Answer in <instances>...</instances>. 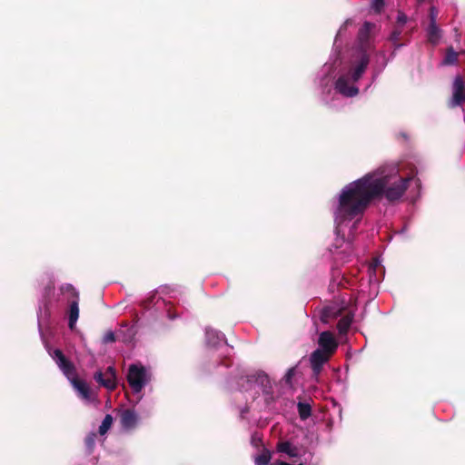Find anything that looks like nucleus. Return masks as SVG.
Wrapping results in <instances>:
<instances>
[{
  "mask_svg": "<svg viewBox=\"0 0 465 465\" xmlns=\"http://www.w3.org/2000/svg\"><path fill=\"white\" fill-rule=\"evenodd\" d=\"M414 168L401 163H386L346 184L332 201L335 240L330 251L350 254L351 234L372 201L384 197L390 202L401 199L408 188L419 191L420 181Z\"/></svg>",
  "mask_w": 465,
  "mask_h": 465,
  "instance_id": "nucleus-1",
  "label": "nucleus"
},
{
  "mask_svg": "<svg viewBox=\"0 0 465 465\" xmlns=\"http://www.w3.org/2000/svg\"><path fill=\"white\" fill-rule=\"evenodd\" d=\"M94 438H95V435L93 434L86 439V445H87L88 449L93 448V446L94 444Z\"/></svg>",
  "mask_w": 465,
  "mask_h": 465,
  "instance_id": "nucleus-23",
  "label": "nucleus"
},
{
  "mask_svg": "<svg viewBox=\"0 0 465 465\" xmlns=\"http://www.w3.org/2000/svg\"><path fill=\"white\" fill-rule=\"evenodd\" d=\"M374 29V24L365 22L359 31V46L351 52L348 59L341 63L334 86L343 96L352 97L359 94L357 83L370 62L369 51L372 46L371 37Z\"/></svg>",
  "mask_w": 465,
  "mask_h": 465,
  "instance_id": "nucleus-2",
  "label": "nucleus"
},
{
  "mask_svg": "<svg viewBox=\"0 0 465 465\" xmlns=\"http://www.w3.org/2000/svg\"><path fill=\"white\" fill-rule=\"evenodd\" d=\"M321 350L330 353L331 355L336 351L338 342L331 331H322L318 341Z\"/></svg>",
  "mask_w": 465,
  "mask_h": 465,
  "instance_id": "nucleus-9",
  "label": "nucleus"
},
{
  "mask_svg": "<svg viewBox=\"0 0 465 465\" xmlns=\"http://www.w3.org/2000/svg\"><path fill=\"white\" fill-rule=\"evenodd\" d=\"M278 449L280 451L289 454L290 456H295L296 450L290 442H282L279 444Z\"/></svg>",
  "mask_w": 465,
  "mask_h": 465,
  "instance_id": "nucleus-16",
  "label": "nucleus"
},
{
  "mask_svg": "<svg viewBox=\"0 0 465 465\" xmlns=\"http://www.w3.org/2000/svg\"><path fill=\"white\" fill-rule=\"evenodd\" d=\"M271 460L269 451H263L255 458V465H267Z\"/></svg>",
  "mask_w": 465,
  "mask_h": 465,
  "instance_id": "nucleus-17",
  "label": "nucleus"
},
{
  "mask_svg": "<svg viewBox=\"0 0 465 465\" xmlns=\"http://www.w3.org/2000/svg\"><path fill=\"white\" fill-rule=\"evenodd\" d=\"M376 55H377V63H379L380 60L381 61V64H380V70H381L385 67V65L387 64L385 53L381 51V52L377 53Z\"/></svg>",
  "mask_w": 465,
  "mask_h": 465,
  "instance_id": "nucleus-20",
  "label": "nucleus"
},
{
  "mask_svg": "<svg viewBox=\"0 0 465 465\" xmlns=\"http://www.w3.org/2000/svg\"><path fill=\"white\" fill-rule=\"evenodd\" d=\"M465 102V84L460 75H457L452 84L451 107H457Z\"/></svg>",
  "mask_w": 465,
  "mask_h": 465,
  "instance_id": "nucleus-6",
  "label": "nucleus"
},
{
  "mask_svg": "<svg viewBox=\"0 0 465 465\" xmlns=\"http://www.w3.org/2000/svg\"><path fill=\"white\" fill-rule=\"evenodd\" d=\"M458 54L454 52L452 49H450L446 54V57L443 61L444 64H453L457 62Z\"/></svg>",
  "mask_w": 465,
  "mask_h": 465,
  "instance_id": "nucleus-18",
  "label": "nucleus"
},
{
  "mask_svg": "<svg viewBox=\"0 0 465 465\" xmlns=\"http://www.w3.org/2000/svg\"><path fill=\"white\" fill-rule=\"evenodd\" d=\"M292 370H289V372H288V376H291L292 375Z\"/></svg>",
  "mask_w": 465,
  "mask_h": 465,
  "instance_id": "nucleus-30",
  "label": "nucleus"
},
{
  "mask_svg": "<svg viewBox=\"0 0 465 465\" xmlns=\"http://www.w3.org/2000/svg\"><path fill=\"white\" fill-rule=\"evenodd\" d=\"M438 16V10L436 7L431 6L430 9V24H436Z\"/></svg>",
  "mask_w": 465,
  "mask_h": 465,
  "instance_id": "nucleus-21",
  "label": "nucleus"
},
{
  "mask_svg": "<svg viewBox=\"0 0 465 465\" xmlns=\"http://www.w3.org/2000/svg\"><path fill=\"white\" fill-rule=\"evenodd\" d=\"M332 68V65L331 64H325L322 67V74H327V73H330L331 70Z\"/></svg>",
  "mask_w": 465,
  "mask_h": 465,
  "instance_id": "nucleus-26",
  "label": "nucleus"
},
{
  "mask_svg": "<svg viewBox=\"0 0 465 465\" xmlns=\"http://www.w3.org/2000/svg\"><path fill=\"white\" fill-rule=\"evenodd\" d=\"M49 355L56 362L60 370L70 381L74 390L78 392L79 396L85 400H90V390L88 385L81 380L76 378L74 367L68 361L60 350H54L53 351H48Z\"/></svg>",
  "mask_w": 465,
  "mask_h": 465,
  "instance_id": "nucleus-3",
  "label": "nucleus"
},
{
  "mask_svg": "<svg viewBox=\"0 0 465 465\" xmlns=\"http://www.w3.org/2000/svg\"><path fill=\"white\" fill-rule=\"evenodd\" d=\"M380 261L378 259H375L369 268L370 271L375 272V270L380 266Z\"/></svg>",
  "mask_w": 465,
  "mask_h": 465,
  "instance_id": "nucleus-24",
  "label": "nucleus"
},
{
  "mask_svg": "<svg viewBox=\"0 0 465 465\" xmlns=\"http://www.w3.org/2000/svg\"><path fill=\"white\" fill-rule=\"evenodd\" d=\"M205 337L207 345L211 347H216L221 343H225L224 335L221 331L212 328L205 329Z\"/></svg>",
  "mask_w": 465,
  "mask_h": 465,
  "instance_id": "nucleus-10",
  "label": "nucleus"
},
{
  "mask_svg": "<svg viewBox=\"0 0 465 465\" xmlns=\"http://www.w3.org/2000/svg\"><path fill=\"white\" fill-rule=\"evenodd\" d=\"M115 339H114V332L110 331V332H107L104 337V342H112L114 341Z\"/></svg>",
  "mask_w": 465,
  "mask_h": 465,
  "instance_id": "nucleus-22",
  "label": "nucleus"
},
{
  "mask_svg": "<svg viewBox=\"0 0 465 465\" xmlns=\"http://www.w3.org/2000/svg\"><path fill=\"white\" fill-rule=\"evenodd\" d=\"M352 322V317L351 315H346L342 317L338 322V331L341 334L346 333L348 329L350 328Z\"/></svg>",
  "mask_w": 465,
  "mask_h": 465,
  "instance_id": "nucleus-13",
  "label": "nucleus"
},
{
  "mask_svg": "<svg viewBox=\"0 0 465 465\" xmlns=\"http://www.w3.org/2000/svg\"><path fill=\"white\" fill-rule=\"evenodd\" d=\"M63 292H68L74 299L70 302L68 326L74 330L79 318L78 292L70 284L62 287Z\"/></svg>",
  "mask_w": 465,
  "mask_h": 465,
  "instance_id": "nucleus-5",
  "label": "nucleus"
},
{
  "mask_svg": "<svg viewBox=\"0 0 465 465\" xmlns=\"http://www.w3.org/2000/svg\"><path fill=\"white\" fill-rule=\"evenodd\" d=\"M351 24V22L349 20H347L340 28L338 34H337V36H336V39L341 35V32L347 27V25Z\"/></svg>",
  "mask_w": 465,
  "mask_h": 465,
  "instance_id": "nucleus-25",
  "label": "nucleus"
},
{
  "mask_svg": "<svg viewBox=\"0 0 465 465\" xmlns=\"http://www.w3.org/2000/svg\"><path fill=\"white\" fill-rule=\"evenodd\" d=\"M127 381L134 392L139 393L150 381V374L143 365L132 364L128 370Z\"/></svg>",
  "mask_w": 465,
  "mask_h": 465,
  "instance_id": "nucleus-4",
  "label": "nucleus"
},
{
  "mask_svg": "<svg viewBox=\"0 0 465 465\" xmlns=\"http://www.w3.org/2000/svg\"><path fill=\"white\" fill-rule=\"evenodd\" d=\"M94 380L110 391L116 387V373L112 366L108 367L104 372L97 371L94 374Z\"/></svg>",
  "mask_w": 465,
  "mask_h": 465,
  "instance_id": "nucleus-7",
  "label": "nucleus"
},
{
  "mask_svg": "<svg viewBox=\"0 0 465 465\" xmlns=\"http://www.w3.org/2000/svg\"><path fill=\"white\" fill-rule=\"evenodd\" d=\"M384 4H385V0H372L371 9L375 13H380L381 11V9L383 8Z\"/></svg>",
  "mask_w": 465,
  "mask_h": 465,
  "instance_id": "nucleus-19",
  "label": "nucleus"
},
{
  "mask_svg": "<svg viewBox=\"0 0 465 465\" xmlns=\"http://www.w3.org/2000/svg\"><path fill=\"white\" fill-rule=\"evenodd\" d=\"M298 411L302 420H306L311 415V406L308 403L300 402Z\"/></svg>",
  "mask_w": 465,
  "mask_h": 465,
  "instance_id": "nucleus-14",
  "label": "nucleus"
},
{
  "mask_svg": "<svg viewBox=\"0 0 465 465\" xmlns=\"http://www.w3.org/2000/svg\"><path fill=\"white\" fill-rule=\"evenodd\" d=\"M427 34L429 40L433 44H436L440 38V30L437 24H430L427 28Z\"/></svg>",
  "mask_w": 465,
  "mask_h": 465,
  "instance_id": "nucleus-12",
  "label": "nucleus"
},
{
  "mask_svg": "<svg viewBox=\"0 0 465 465\" xmlns=\"http://www.w3.org/2000/svg\"><path fill=\"white\" fill-rule=\"evenodd\" d=\"M407 18L406 15L403 14H399L398 15V22L401 24H404L406 22Z\"/></svg>",
  "mask_w": 465,
  "mask_h": 465,
  "instance_id": "nucleus-27",
  "label": "nucleus"
},
{
  "mask_svg": "<svg viewBox=\"0 0 465 465\" xmlns=\"http://www.w3.org/2000/svg\"><path fill=\"white\" fill-rule=\"evenodd\" d=\"M330 357V353L321 349H317L312 353L310 361L315 376L320 374L322 365L329 361Z\"/></svg>",
  "mask_w": 465,
  "mask_h": 465,
  "instance_id": "nucleus-8",
  "label": "nucleus"
},
{
  "mask_svg": "<svg viewBox=\"0 0 465 465\" xmlns=\"http://www.w3.org/2000/svg\"><path fill=\"white\" fill-rule=\"evenodd\" d=\"M400 32H394L392 35H391V40L392 41H396L400 35Z\"/></svg>",
  "mask_w": 465,
  "mask_h": 465,
  "instance_id": "nucleus-29",
  "label": "nucleus"
},
{
  "mask_svg": "<svg viewBox=\"0 0 465 465\" xmlns=\"http://www.w3.org/2000/svg\"><path fill=\"white\" fill-rule=\"evenodd\" d=\"M113 423V418L111 415L107 414L102 421V424L99 427V433L101 435L105 434L108 430L111 428Z\"/></svg>",
  "mask_w": 465,
  "mask_h": 465,
  "instance_id": "nucleus-15",
  "label": "nucleus"
},
{
  "mask_svg": "<svg viewBox=\"0 0 465 465\" xmlns=\"http://www.w3.org/2000/svg\"><path fill=\"white\" fill-rule=\"evenodd\" d=\"M331 314V309L330 308H326L324 310V312H323V315H322V321L326 322V317L329 316Z\"/></svg>",
  "mask_w": 465,
  "mask_h": 465,
  "instance_id": "nucleus-28",
  "label": "nucleus"
},
{
  "mask_svg": "<svg viewBox=\"0 0 465 465\" xmlns=\"http://www.w3.org/2000/svg\"><path fill=\"white\" fill-rule=\"evenodd\" d=\"M138 423V416L132 410H124L121 414V424L125 430L134 429Z\"/></svg>",
  "mask_w": 465,
  "mask_h": 465,
  "instance_id": "nucleus-11",
  "label": "nucleus"
}]
</instances>
